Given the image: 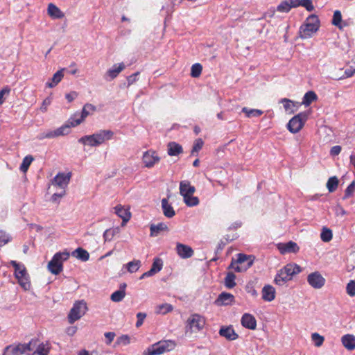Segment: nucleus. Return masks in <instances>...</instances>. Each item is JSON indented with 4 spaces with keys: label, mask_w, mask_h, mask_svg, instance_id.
I'll list each match as a JSON object with an SVG mask.
<instances>
[{
    "label": "nucleus",
    "mask_w": 355,
    "mask_h": 355,
    "mask_svg": "<svg viewBox=\"0 0 355 355\" xmlns=\"http://www.w3.org/2000/svg\"><path fill=\"white\" fill-rule=\"evenodd\" d=\"M320 27V20L316 15H309L304 23L300 26L299 35L302 39L311 37L315 33Z\"/></svg>",
    "instance_id": "f257e3e1"
},
{
    "label": "nucleus",
    "mask_w": 355,
    "mask_h": 355,
    "mask_svg": "<svg viewBox=\"0 0 355 355\" xmlns=\"http://www.w3.org/2000/svg\"><path fill=\"white\" fill-rule=\"evenodd\" d=\"M196 189L187 180L181 181L180 183V193L183 196L184 203L189 207L196 206L199 204L198 197L193 196Z\"/></svg>",
    "instance_id": "f03ea898"
},
{
    "label": "nucleus",
    "mask_w": 355,
    "mask_h": 355,
    "mask_svg": "<svg viewBox=\"0 0 355 355\" xmlns=\"http://www.w3.org/2000/svg\"><path fill=\"white\" fill-rule=\"evenodd\" d=\"M36 341L32 339L28 343H17L8 345L3 350V355H31Z\"/></svg>",
    "instance_id": "7ed1b4c3"
},
{
    "label": "nucleus",
    "mask_w": 355,
    "mask_h": 355,
    "mask_svg": "<svg viewBox=\"0 0 355 355\" xmlns=\"http://www.w3.org/2000/svg\"><path fill=\"white\" fill-rule=\"evenodd\" d=\"M71 178V173L64 174L63 173H58L53 180L52 184L62 189L59 193H55L51 200L53 202H56L58 198H62L65 195V188L67 187Z\"/></svg>",
    "instance_id": "20e7f679"
},
{
    "label": "nucleus",
    "mask_w": 355,
    "mask_h": 355,
    "mask_svg": "<svg viewBox=\"0 0 355 355\" xmlns=\"http://www.w3.org/2000/svg\"><path fill=\"white\" fill-rule=\"evenodd\" d=\"M69 257V252H58L54 254L48 263L49 270L53 275H58L62 271V263Z\"/></svg>",
    "instance_id": "39448f33"
},
{
    "label": "nucleus",
    "mask_w": 355,
    "mask_h": 355,
    "mask_svg": "<svg viewBox=\"0 0 355 355\" xmlns=\"http://www.w3.org/2000/svg\"><path fill=\"white\" fill-rule=\"evenodd\" d=\"M254 258L252 256H247L244 254H238L236 260H232L230 267L233 268L236 272H243L248 269L253 264Z\"/></svg>",
    "instance_id": "423d86ee"
},
{
    "label": "nucleus",
    "mask_w": 355,
    "mask_h": 355,
    "mask_svg": "<svg viewBox=\"0 0 355 355\" xmlns=\"http://www.w3.org/2000/svg\"><path fill=\"white\" fill-rule=\"evenodd\" d=\"M87 310V304L84 300L77 301L73 304V307L68 315V321L70 324L74 323L85 315Z\"/></svg>",
    "instance_id": "0eeeda50"
},
{
    "label": "nucleus",
    "mask_w": 355,
    "mask_h": 355,
    "mask_svg": "<svg viewBox=\"0 0 355 355\" xmlns=\"http://www.w3.org/2000/svg\"><path fill=\"white\" fill-rule=\"evenodd\" d=\"M205 324V319L198 313L191 314L186 322V331L191 333L202 330Z\"/></svg>",
    "instance_id": "6e6552de"
},
{
    "label": "nucleus",
    "mask_w": 355,
    "mask_h": 355,
    "mask_svg": "<svg viewBox=\"0 0 355 355\" xmlns=\"http://www.w3.org/2000/svg\"><path fill=\"white\" fill-rule=\"evenodd\" d=\"M174 346L171 341H164L154 344L144 352V355H160L169 351Z\"/></svg>",
    "instance_id": "1a4fd4ad"
},
{
    "label": "nucleus",
    "mask_w": 355,
    "mask_h": 355,
    "mask_svg": "<svg viewBox=\"0 0 355 355\" xmlns=\"http://www.w3.org/2000/svg\"><path fill=\"white\" fill-rule=\"evenodd\" d=\"M307 119V114L305 112H301L293 116L288 123L287 128L292 133L298 132L304 126Z\"/></svg>",
    "instance_id": "9d476101"
},
{
    "label": "nucleus",
    "mask_w": 355,
    "mask_h": 355,
    "mask_svg": "<svg viewBox=\"0 0 355 355\" xmlns=\"http://www.w3.org/2000/svg\"><path fill=\"white\" fill-rule=\"evenodd\" d=\"M96 109L95 106L92 104L87 103L84 105L82 112L80 115V117L76 118L79 114H75L73 116H71L68 123L71 125V127H75L78 125L80 124L84 119L89 114V110L94 111Z\"/></svg>",
    "instance_id": "9b49d317"
},
{
    "label": "nucleus",
    "mask_w": 355,
    "mask_h": 355,
    "mask_svg": "<svg viewBox=\"0 0 355 355\" xmlns=\"http://www.w3.org/2000/svg\"><path fill=\"white\" fill-rule=\"evenodd\" d=\"M70 128L71 125L67 123L55 130H49L46 132L41 133L38 138L39 139H44L66 135L70 132Z\"/></svg>",
    "instance_id": "f8f14e48"
},
{
    "label": "nucleus",
    "mask_w": 355,
    "mask_h": 355,
    "mask_svg": "<svg viewBox=\"0 0 355 355\" xmlns=\"http://www.w3.org/2000/svg\"><path fill=\"white\" fill-rule=\"evenodd\" d=\"M307 282L313 288L320 289L324 286L325 279L319 272L315 271L307 276Z\"/></svg>",
    "instance_id": "ddd939ff"
},
{
    "label": "nucleus",
    "mask_w": 355,
    "mask_h": 355,
    "mask_svg": "<svg viewBox=\"0 0 355 355\" xmlns=\"http://www.w3.org/2000/svg\"><path fill=\"white\" fill-rule=\"evenodd\" d=\"M159 160L160 157L157 155V153L152 150L146 151L142 157L144 166L147 168H152Z\"/></svg>",
    "instance_id": "4468645a"
},
{
    "label": "nucleus",
    "mask_w": 355,
    "mask_h": 355,
    "mask_svg": "<svg viewBox=\"0 0 355 355\" xmlns=\"http://www.w3.org/2000/svg\"><path fill=\"white\" fill-rule=\"evenodd\" d=\"M176 252L182 259L190 258L194 253L193 249L190 246L180 243H178L176 245Z\"/></svg>",
    "instance_id": "2eb2a0df"
},
{
    "label": "nucleus",
    "mask_w": 355,
    "mask_h": 355,
    "mask_svg": "<svg viewBox=\"0 0 355 355\" xmlns=\"http://www.w3.org/2000/svg\"><path fill=\"white\" fill-rule=\"evenodd\" d=\"M218 333L220 336L225 338L228 340H235L239 337L232 326H223L220 327Z\"/></svg>",
    "instance_id": "dca6fc26"
},
{
    "label": "nucleus",
    "mask_w": 355,
    "mask_h": 355,
    "mask_svg": "<svg viewBox=\"0 0 355 355\" xmlns=\"http://www.w3.org/2000/svg\"><path fill=\"white\" fill-rule=\"evenodd\" d=\"M234 301V296L231 293L223 292L216 300L215 303L218 306H227L232 304Z\"/></svg>",
    "instance_id": "f3484780"
},
{
    "label": "nucleus",
    "mask_w": 355,
    "mask_h": 355,
    "mask_svg": "<svg viewBox=\"0 0 355 355\" xmlns=\"http://www.w3.org/2000/svg\"><path fill=\"white\" fill-rule=\"evenodd\" d=\"M278 249L282 254L285 253H296L299 251L300 248L296 243L293 241H289L286 243H279L278 245Z\"/></svg>",
    "instance_id": "a211bd4d"
},
{
    "label": "nucleus",
    "mask_w": 355,
    "mask_h": 355,
    "mask_svg": "<svg viewBox=\"0 0 355 355\" xmlns=\"http://www.w3.org/2000/svg\"><path fill=\"white\" fill-rule=\"evenodd\" d=\"M241 324L247 329L254 330L257 327V320L252 315L245 313L241 318Z\"/></svg>",
    "instance_id": "6ab92c4d"
},
{
    "label": "nucleus",
    "mask_w": 355,
    "mask_h": 355,
    "mask_svg": "<svg viewBox=\"0 0 355 355\" xmlns=\"http://www.w3.org/2000/svg\"><path fill=\"white\" fill-rule=\"evenodd\" d=\"M94 135L99 146L105 141L112 139L114 136V132L110 130H102L95 133Z\"/></svg>",
    "instance_id": "aec40b11"
},
{
    "label": "nucleus",
    "mask_w": 355,
    "mask_h": 355,
    "mask_svg": "<svg viewBox=\"0 0 355 355\" xmlns=\"http://www.w3.org/2000/svg\"><path fill=\"white\" fill-rule=\"evenodd\" d=\"M47 13L52 19H62L64 17V13L53 3L48 5Z\"/></svg>",
    "instance_id": "412c9836"
},
{
    "label": "nucleus",
    "mask_w": 355,
    "mask_h": 355,
    "mask_svg": "<svg viewBox=\"0 0 355 355\" xmlns=\"http://www.w3.org/2000/svg\"><path fill=\"white\" fill-rule=\"evenodd\" d=\"M262 298L264 301L271 302L275 298V289L271 285H266L262 288Z\"/></svg>",
    "instance_id": "4be33fe9"
},
{
    "label": "nucleus",
    "mask_w": 355,
    "mask_h": 355,
    "mask_svg": "<svg viewBox=\"0 0 355 355\" xmlns=\"http://www.w3.org/2000/svg\"><path fill=\"white\" fill-rule=\"evenodd\" d=\"M36 341V345L33 347V352L32 355H48L50 351V347L48 343L44 344L43 343L37 345V340Z\"/></svg>",
    "instance_id": "5701e85b"
},
{
    "label": "nucleus",
    "mask_w": 355,
    "mask_h": 355,
    "mask_svg": "<svg viewBox=\"0 0 355 355\" xmlns=\"http://www.w3.org/2000/svg\"><path fill=\"white\" fill-rule=\"evenodd\" d=\"M343 345L348 350L352 351L355 349V336L352 334L344 335L341 338Z\"/></svg>",
    "instance_id": "b1692460"
},
{
    "label": "nucleus",
    "mask_w": 355,
    "mask_h": 355,
    "mask_svg": "<svg viewBox=\"0 0 355 355\" xmlns=\"http://www.w3.org/2000/svg\"><path fill=\"white\" fill-rule=\"evenodd\" d=\"M282 269L288 277H291V280L293 275L301 272L300 266L296 263H288Z\"/></svg>",
    "instance_id": "393cba45"
},
{
    "label": "nucleus",
    "mask_w": 355,
    "mask_h": 355,
    "mask_svg": "<svg viewBox=\"0 0 355 355\" xmlns=\"http://www.w3.org/2000/svg\"><path fill=\"white\" fill-rule=\"evenodd\" d=\"M167 152L170 156H177L183 153V149L179 144L171 141L167 145Z\"/></svg>",
    "instance_id": "a878e982"
},
{
    "label": "nucleus",
    "mask_w": 355,
    "mask_h": 355,
    "mask_svg": "<svg viewBox=\"0 0 355 355\" xmlns=\"http://www.w3.org/2000/svg\"><path fill=\"white\" fill-rule=\"evenodd\" d=\"M10 264L15 269V275L17 279L28 275L24 265L19 264L16 261H11Z\"/></svg>",
    "instance_id": "bb28decb"
},
{
    "label": "nucleus",
    "mask_w": 355,
    "mask_h": 355,
    "mask_svg": "<svg viewBox=\"0 0 355 355\" xmlns=\"http://www.w3.org/2000/svg\"><path fill=\"white\" fill-rule=\"evenodd\" d=\"M162 208L164 215L167 218H172L175 215V211L173 207L168 203L166 198L162 200Z\"/></svg>",
    "instance_id": "cd10ccee"
},
{
    "label": "nucleus",
    "mask_w": 355,
    "mask_h": 355,
    "mask_svg": "<svg viewBox=\"0 0 355 355\" xmlns=\"http://www.w3.org/2000/svg\"><path fill=\"white\" fill-rule=\"evenodd\" d=\"M150 230L151 236H157L162 231H168V228L166 224L159 223L157 225H150Z\"/></svg>",
    "instance_id": "c85d7f7f"
},
{
    "label": "nucleus",
    "mask_w": 355,
    "mask_h": 355,
    "mask_svg": "<svg viewBox=\"0 0 355 355\" xmlns=\"http://www.w3.org/2000/svg\"><path fill=\"white\" fill-rule=\"evenodd\" d=\"M125 69V64L121 62L120 64H114L107 70L106 74L110 77L111 79L115 78L123 69Z\"/></svg>",
    "instance_id": "c756f323"
},
{
    "label": "nucleus",
    "mask_w": 355,
    "mask_h": 355,
    "mask_svg": "<svg viewBox=\"0 0 355 355\" xmlns=\"http://www.w3.org/2000/svg\"><path fill=\"white\" fill-rule=\"evenodd\" d=\"M63 71L64 69H62L60 70H58L56 73H55L51 78V81L47 82L46 83V87L49 88H53L55 86H56L62 80L64 76Z\"/></svg>",
    "instance_id": "7c9ffc66"
},
{
    "label": "nucleus",
    "mask_w": 355,
    "mask_h": 355,
    "mask_svg": "<svg viewBox=\"0 0 355 355\" xmlns=\"http://www.w3.org/2000/svg\"><path fill=\"white\" fill-rule=\"evenodd\" d=\"M291 280V277H288L282 269H280L276 275L274 282L277 285L282 286L287 282Z\"/></svg>",
    "instance_id": "2f4dec72"
},
{
    "label": "nucleus",
    "mask_w": 355,
    "mask_h": 355,
    "mask_svg": "<svg viewBox=\"0 0 355 355\" xmlns=\"http://www.w3.org/2000/svg\"><path fill=\"white\" fill-rule=\"evenodd\" d=\"M115 213L122 218L123 222H127L130 218V213L128 210L125 209L121 206H116L115 207Z\"/></svg>",
    "instance_id": "473e14b6"
},
{
    "label": "nucleus",
    "mask_w": 355,
    "mask_h": 355,
    "mask_svg": "<svg viewBox=\"0 0 355 355\" xmlns=\"http://www.w3.org/2000/svg\"><path fill=\"white\" fill-rule=\"evenodd\" d=\"M78 142L82 143L85 145L87 144L90 146H98L94 134H93L92 135H87V136L82 137L81 138H80L78 139Z\"/></svg>",
    "instance_id": "72a5a7b5"
},
{
    "label": "nucleus",
    "mask_w": 355,
    "mask_h": 355,
    "mask_svg": "<svg viewBox=\"0 0 355 355\" xmlns=\"http://www.w3.org/2000/svg\"><path fill=\"white\" fill-rule=\"evenodd\" d=\"M338 184H339V180L336 176H332V177L329 178V180H327V182L326 184L329 192V193L334 192L337 189V188L338 187Z\"/></svg>",
    "instance_id": "f704fd0d"
},
{
    "label": "nucleus",
    "mask_w": 355,
    "mask_h": 355,
    "mask_svg": "<svg viewBox=\"0 0 355 355\" xmlns=\"http://www.w3.org/2000/svg\"><path fill=\"white\" fill-rule=\"evenodd\" d=\"M317 95L313 91L307 92L302 99V104L309 106L313 101L317 100Z\"/></svg>",
    "instance_id": "c9c22d12"
},
{
    "label": "nucleus",
    "mask_w": 355,
    "mask_h": 355,
    "mask_svg": "<svg viewBox=\"0 0 355 355\" xmlns=\"http://www.w3.org/2000/svg\"><path fill=\"white\" fill-rule=\"evenodd\" d=\"M281 103L283 104L286 112H287L289 114L294 113V112L295 111L294 108L296 107V105L293 101L288 98H282L281 100Z\"/></svg>",
    "instance_id": "e433bc0d"
},
{
    "label": "nucleus",
    "mask_w": 355,
    "mask_h": 355,
    "mask_svg": "<svg viewBox=\"0 0 355 355\" xmlns=\"http://www.w3.org/2000/svg\"><path fill=\"white\" fill-rule=\"evenodd\" d=\"M73 255H74L76 258L83 261H87L89 258V254L88 252L81 248H77L73 252Z\"/></svg>",
    "instance_id": "4c0bfd02"
},
{
    "label": "nucleus",
    "mask_w": 355,
    "mask_h": 355,
    "mask_svg": "<svg viewBox=\"0 0 355 355\" xmlns=\"http://www.w3.org/2000/svg\"><path fill=\"white\" fill-rule=\"evenodd\" d=\"M236 275L233 272H228L225 278V286L227 288H232L236 286Z\"/></svg>",
    "instance_id": "58836bf2"
},
{
    "label": "nucleus",
    "mask_w": 355,
    "mask_h": 355,
    "mask_svg": "<svg viewBox=\"0 0 355 355\" xmlns=\"http://www.w3.org/2000/svg\"><path fill=\"white\" fill-rule=\"evenodd\" d=\"M34 160V158L32 155H27L26 156L24 159H23V161H22V163L20 166V170L23 172V173H26L30 165L31 164L32 162Z\"/></svg>",
    "instance_id": "ea45409f"
},
{
    "label": "nucleus",
    "mask_w": 355,
    "mask_h": 355,
    "mask_svg": "<svg viewBox=\"0 0 355 355\" xmlns=\"http://www.w3.org/2000/svg\"><path fill=\"white\" fill-rule=\"evenodd\" d=\"M19 284L21 288L27 291L31 289V284L29 279V275L24 276L23 277L17 279Z\"/></svg>",
    "instance_id": "a19ab883"
},
{
    "label": "nucleus",
    "mask_w": 355,
    "mask_h": 355,
    "mask_svg": "<svg viewBox=\"0 0 355 355\" xmlns=\"http://www.w3.org/2000/svg\"><path fill=\"white\" fill-rule=\"evenodd\" d=\"M125 296V291H116L114 292L111 296L110 300L114 302H119L123 300Z\"/></svg>",
    "instance_id": "79ce46f5"
},
{
    "label": "nucleus",
    "mask_w": 355,
    "mask_h": 355,
    "mask_svg": "<svg viewBox=\"0 0 355 355\" xmlns=\"http://www.w3.org/2000/svg\"><path fill=\"white\" fill-rule=\"evenodd\" d=\"M126 266L128 272L132 273L139 270L141 266V261L139 260H134L128 263Z\"/></svg>",
    "instance_id": "37998d69"
},
{
    "label": "nucleus",
    "mask_w": 355,
    "mask_h": 355,
    "mask_svg": "<svg viewBox=\"0 0 355 355\" xmlns=\"http://www.w3.org/2000/svg\"><path fill=\"white\" fill-rule=\"evenodd\" d=\"M332 232L330 229L327 227H323L322 231L320 234V238L324 242H329L332 239Z\"/></svg>",
    "instance_id": "c03bdc74"
},
{
    "label": "nucleus",
    "mask_w": 355,
    "mask_h": 355,
    "mask_svg": "<svg viewBox=\"0 0 355 355\" xmlns=\"http://www.w3.org/2000/svg\"><path fill=\"white\" fill-rule=\"evenodd\" d=\"M242 112H244L248 117L259 116L263 114V111L257 109L248 110L247 107H243Z\"/></svg>",
    "instance_id": "a18cd8bd"
},
{
    "label": "nucleus",
    "mask_w": 355,
    "mask_h": 355,
    "mask_svg": "<svg viewBox=\"0 0 355 355\" xmlns=\"http://www.w3.org/2000/svg\"><path fill=\"white\" fill-rule=\"evenodd\" d=\"M341 21H342L341 12L339 10H336L333 15L332 24L338 27L339 28H342Z\"/></svg>",
    "instance_id": "49530a36"
},
{
    "label": "nucleus",
    "mask_w": 355,
    "mask_h": 355,
    "mask_svg": "<svg viewBox=\"0 0 355 355\" xmlns=\"http://www.w3.org/2000/svg\"><path fill=\"white\" fill-rule=\"evenodd\" d=\"M202 70V67L199 63H196L192 65L191 70V76L193 78H198L200 76Z\"/></svg>",
    "instance_id": "de8ad7c7"
},
{
    "label": "nucleus",
    "mask_w": 355,
    "mask_h": 355,
    "mask_svg": "<svg viewBox=\"0 0 355 355\" xmlns=\"http://www.w3.org/2000/svg\"><path fill=\"white\" fill-rule=\"evenodd\" d=\"M288 0L282 1L280 4L277 6V10L281 12H288L291 10V6L288 2Z\"/></svg>",
    "instance_id": "09e8293b"
},
{
    "label": "nucleus",
    "mask_w": 355,
    "mask_h": 355,
    "mask_svg": "<svg viewBox=\"0 0 355 355\" xmlns=\"http://www.w3.org/2000/svg\"><path fill=\"white\" fill-rule=\"evenodd\" d=\"M311 339L314 342V344L316 347H320L323 344L324 340V337L318 333L312 334Z\"/></svg>",
    "instance_id": "8fccbe9b"
},
{
    "label": "nucleus",
    "mask_w": 355,
    "mask_h": 355,
    "mask_svg": "<svg viewBox=\"0 0 355 355\" xmlns=\"http://www.w3.org/2000/svg\"><path fill=\"white\" fill-rule=\"evenodd\" d=\"M355 191V181H353L345 189L343 199L345 200L353 195Z\"/></svg>",
    "instance_id": "3c124183"
},
{
    "label": "nucleus",
    "mask_w": 355,
    "mask_h": 355,
    "mask_svg": "<svg viewBox=\"0 0 355 355\" xmlns=\"http://www.w3.org/2000/svg\"><path fill=\"white\" fill-rule=\"evenodd\" d=\"M203 141L202 139H198L195 141L192 150L191 154L194 155L195 153H198V151L202 148L203 146Z\"/></svg>",
    "instance_id": "603ef678"
},
{
    "label": "nucleus",
    "mask_w": 355,
    "mask_h": 355,
    "mask_svg": "<svg viewBox=\"0 0 355 355\" xmlns=\"http://www.w3.org/2000/svg\"><path fill=\"white\" fill-rule=\"evenodd\" d=\"M346 291H347V293L350 297H354L355 295V281L354 280L349 281V282L347 285Z\"/></svg>",
    "instance_id": "864d4df0"
},
{
    "label": "nucleus",
    "mask_w": 355,
    "mask_h": 355,
    "mask_svg": "<svg viewBox=\"0 0 355 355\" xmlns=\"http://www.w3.org/2000/svg\"><path fill=\"white\" fill-rule=\"evenodd\" d=\"M158 313L166 314L173 310V306L169 304H163L158 306Z\"/></svg>",
    "instance_id": "5fc2aeb1"
},
{
    "label": "nucleus",
    "mask_w": 355,
    "mask_h": 355,
    "mask_svg": "<svg viewBox=\"0 0 355 355\" xmlns=\"http://www.w3.org/2000/svg\"><path fill=\"white\" fill-rule=\"evenodd\" d=\"M300 6L304 7L309 12H311L314 10L312 0H300Z\"/></svg>",
    "instance_id": "6e6d98bb"
},
{
    "label": "nucleus",
    "mask_w": 355,
    "mask_h": 355,
    "mask_svg": "<svg viewBox=\"0 0 355 355\" xmlns=\"http://www.w3.org/2000/svg\"><path fill=\"white\" fill-rule=\"evenodd\" d=\"M130 337L128 335H122L117 338L116 344L118 345H127L130 343Z\"/></svg>",
    "instance_id": "4d7b16f0"
},
{
    "label": "nucleus",
    "mask_w": 355,
    "mask_h": 355,
    "mask_svg": "<svg viewBox=\"0 0 355 355\" xmlns=\"http://www.w3.org/2000/svg\"><path fill=\"white\" fill-rule=\"evenodd\" d=\"M115 232H116V230L114 229H108V230H105L103 234V238H104L105 241H111L113 239V237L115 234Z\"/></svg>",
    "instance_id": "13d9d810"
},
{
    "label": "nucleus",
    "mask_w": 355,
    "mask_h": 355,
    "mask_svg": "<svg viewBox=\"0 0 355 355\" xmlns=\"http://www.w3.org/2000/svg\"><path fill=\"white\" fill-rule=\"evenodd\" d=\"M151 268L155 270L156 273L159 272L162 268V261L159 258L155 259Z\"/></svg>",
    "instance_id": "bf43d9fd"
},
{
    "label": "nucleus",
    "mask_w": 355,
    "mask_h": 355,
    "mask_svg": "<svg viewBox=\"0 0 355 355\" xmlns=\"http://www.w3.org/2000/svg\"><path fill=\"white\" fill-rule=\"evenodd\" d=\"M10 241V237L3 231L0 230V246L4 245Z\"/></svg>",
    "instance_id": "052dcab7"
},
{
    "label": "nucleus",
    "mask_w": 355,
    "mask_h": 355,
    "mask_svg": "<svg viewBox=\"0 0 355 355\" xmlns=\"http://www.w3.org/2000/svg\"><path fill=\"white\" fill-rule=\"evenodd\" d=\"M139 75V72L137 71V72L134 73L132 75L127 77V82H128L127 87H130V85H132V84H134L137 81V76Z\"/></svg>",
    "instance_id": "680f3d73"
},
{
    "label": "nucleus",
    "mask_w": 355,
    "mask_h": 355,
    "mask_svg": "<svg viewBox=\"0 0 355 355\" xmlns=\"http://www.w3.org/2000/svg\"><path fill=\"white\" fill-rule=\"evenodd\" d=\"M10 92V89L9 87L6 86L3 87L1 90H0V105L3 104L4 102V96H8Z\"/></svg>",
    "instance_id": "e2e57ef3"
},
{
    "label": "nucleus",
    "mask_w": 355,
    "mask_h": 355,
    "mask_svg": "<svg viewBox=\"0 0 355 355\" xmlns=\"http://www.w3.org/2000/svg\"><path fill=\"white\" fill-rule=\"evenodd\" d=\"M146 317V314L145 313L139 312L137 314V321L136 322L137 327H139L142 325Z\"/></svg>",
    "instance_id": "0e129e2a"
},
{
    "label": "nucleus",
    "mask_w": 355,
    "mask_h": 355,
    "mask_svg": "<svg viewBox=\"0 0 355 355\" xmlns=\"http://www.w3.org/2000/svg\"><path fill=\"white\" fill-rule=\"evenodd\" d=\"M105 338H106V341H105V343L107 345H110L111 343L113 341L116 334L114 332H106L104 334Z\"/></svg>",
    "instance_id": "69168bd1"
},
{
    "label": "nucleus",
    "mask_w": 355,
    "mask_h": 355,
    "mask_svg": "<svg viewBox=\"0 0 355 355\" xmlns=\"http://www.w3.org/2000/svg\"><path fill=\"white\" fill-rule=\"evenodd\" d=\"M335 212L336 216H343L347 214V211L340 205H337L336 207H335Z\"/></svg>",
    "instance_id": "338daca9"
},
{
    "label": "nucleus",
    "mask_w": 355,
    "mask_h": 355,
    "mask_svg": "<svg viewBox=\"0 0 355 355\" xmlns=\"http://www.w3.org/2000/svg\"><path fill=\"white\" fill-rule=\"evenodd\" d=\"M354 73H355L354 69H346L345 71V76L339 77V78H334V79L342 80L345 78L352 77Z\"/></svg>",
    "instance_id": "774afa93"
}]
</instances>
